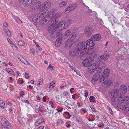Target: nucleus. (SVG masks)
I'll list each match as a JSON object with an SVG mask.
<instances>
[{"mask_svg":"<svg viewBox=\"0 0 129 129\" xmlns=\"http://www.w3.org/2000/svg\"><path fill=\"white\" fill-rule=\"evenodd\" d=\"M95 98L93 96H91L89 98L90 101V102H95Z\"/></svg>","mask_w":129,"mask_h":129,"instance_id":"39","label":"nucleus"},{"mask_svg":"<svg viewBox=\"0 0 129 129\" xmlns=\"http://www.w3.org/2000/svg\"><path fill=\"white\" fill-rule=\"evenodd\" d=\"M0 107L2 109H4L5 107V103L2 100L0 101Z\"/></svg>","mask_w":129,"mask_h":129,"instance_id":"35","label":"nucleus"},{"mask_svg":"<svg viewBox=\"0 0 129 129\" xmlns=\"http://www.w3.org/2000/svg\"><path fill=\"white\" fill-rule=\"evenodd\" d=\"M42 83V81L41 79H40L39 81L38 84V85H41Z\"/></svg>","mask_w":129,"mask_h":129,"instance_id":"54","label":"nucleus"},{"mask_svg":"<svg viewBox=\"0 0 129 129\" xmlns=\"http://www.w3.org/2000/svg\"><path fill=\"white\" fill-rule=\"evenodd\" d=\"M24 92L22 91L20 93V96L22 97H23V95H24Z\"/></svg>","mask_w":129,"mask_h":129,"instance_id":"55","label":"nucleus"},{"mask_svg":"<svg viewBox=\"0 0 129 129\" xmlns=\"http://www.w3.org/2000/svg\"><path fill=\"white\" fill-rule=\"evenodd\" d=\"M17 57L19 60L20 61H21V60L22 59V58H23L20 55H18L17 56Z\"/></svg>","mask_w":129,"mask_h":129,"instance_id":"56","label":"nucleus"},{"mask_svg":"<svg viewBox=\"0 0 129 129\" xmlns=\"http://www.w3.org/2000/svg\"><path fill=\"white\" fill-rule=\"evenodd\" d=\"M109 69H106L104 70V73L102 75L100 80L101 83H104L106 85V86L109 85H112L113 83L111 81L107 80L109 75Z\"/></svg>","mask_w":129,"mask_h":129,"instance_id":"3","label":"nucleus"},{"mask_svg":"<svg viewBox=\"0 0 129 129\" xmlns=\"http://www.w3.org/2000/svg\"><path fill=\"white\" fill-rule=\"evenodd\" d=\"M7 72L8 73L11 75H14V73L13 70L11 68H8L7 69Z\"/></svg>","mask_w":129,"mask_h":129,"instance_id":"30","label":"nucleus"},{"mask_svg":"<svg viewBox=\"0 0 129 129\" xmlns=\"http://www.w3.org/2000/svg\"><path fill=\"white\" fill-rule=\"evenodd\" d=\"M77 50H76L73 49H71L69 50V55L72 56H74L76 54L78 57H80V56L77 53Z\"/></svg>","mask_w":129,"mask_h":129,"instance_id":"17","label":"nucleus"},{"mask_svg":"<svg viewBox=\"0 0 129 129\" xmlns=\"http://www.w3.org/2000/svg\"><path fill=\"white\" fill-rule=\"evenodd\" d=\"M120 91L123 94H125L127 91V88L124 85H122L120 87Z\"/></svg>","mask_w":129,"mask_h":129,"instance_id":"22","label":"nucleus"},{"mask_svg":"<svg viewBox=\"0 0 129 129\" xmlns=\"http://www.w3.org/2000/svg\"><path fill=\"white\" fill-rule=\"evenodd\" d=\"M107 108L108 109L109 112H110V114H112L113 112L112 111L111 109L108 106H107Z\"/></svg>","mask_w":129,"mask_h":129,"instance_id":"44","label":"nucleus"},{"mask_svg":"<svg viewBox=\"0 0 129 129\" xmlns=\"http://www.w3.org/2000/svg\"><path fill=\"white\" fill-rule=\"evenodd\" d=\"M77 121L80 124H81L82 123V122L81 120H77Z\"/></svg>","mask_w":129,"mask_h":129,"instance_id":"62","label":"nucleus"},{"mask_svg":"<svg viewBox=\"0 0 129 129\" xmlns=\"http://www.w3.org/2000/svg\"><path fill=\"white\" fill-rule=\"evenodd\" d=\"M85 96V97H87L88 95V93L87 91L86 90H85L84 91Z\"/></svg>","mask_w":129,"mask_h":129,"instance_id":"52","label":"nucleus"},{"mask_svg":"<svg viewBox=\"0 0 129 129\" xmlns=\"http://www.w3.org/2000/svg\"><path fill=\"white\" fill-rule=\"evenodd\" d=\"M17 119L19 122L20 123H23V121L22 120V119H21V116L20 115H18L17 118Z\"/></svg>","mask_w":129,"mask_h":129,"instance_id":"43","label":"nucleus"},{"mask_svg":"<svg viewBox=\"0 0 129 129\" xmlns=\"http://www.w3.org/2000/svg\"><path fill=\"white\" fill-rule=\"evenodd\" d=\"M35 44L36 46L38 48V49L40 51H42V48L40 47V46L37 43H35Z\"/></svg>","mask_w":129,"mask_h":129,"instance_id":"48","label":"nucleus"},{"mask_svg":"<svg viewBox=\"0 0 129 129\" xmlns=\"http://www.w3.org/2000/svg\"><path fill=\"white\" fill-rule=\"evenodd\" d=\"M77 7V5L76 4H72L67 7L65 9V12H66L68 11H72L75 9Z\"/></svg>","mask_w":129,"mask_h":129,"instance_id":"15","label":"nucleus"},{"mask_svg":"<svg viewBox=\"0 0 129 129\" xmlns=\"http://www.w3.org/2000/svg\"><path fill=\"white\" fill-rule=\"evenodd\" d=\"M5 32L8 36L10 37L11 36V32L8 29H5Z\"/></svg>","mask_w":129,"mask_h":129,"instance_id":"34","label":"nucleus"},{"mask_svg":"<svg viewBox=\"0 0 129 129\" xmlns=\"http://www.w3.org/2000/svg\"><path fill=\"white\" fill-rule=\"evenodd\" d=\"M57 20H55L54 22L51 23L48 26V30L50 32H53L55 31L57 29L55 25L56 24L57 22Z\"/></svg>","mask_w":129,"mask_h":129,"instance_id":"8","label":"nucleus"},{"mask_svg":"<svg viewBox=\"0 0 129 129\" xmlns=\"http://www.w3.org/2000/svg\"><path fill=\"white\" fill-rule=\"evenodd\" d=\"M51 5L50 2L49 1H46L45 2L41 5L39 10H42V11L46 9H48L51 7Z\"/></svg>","mask_w":129,"mask_h":129,"instance_id":"7","label":"nucleus"},{"mask_svg":"<svg viewBox=\"0 0 129 129\" xmlns=\"http://www.w3.org/2000/svg\"><path fill=\"white\" fill-rule=\"evenodd\" d=\"M34 1L33 0L25 1H23V4L24 6L27 7L29 6L31 3H34Z\"/></svg>","mask_w":129,"mask_h":129,"instance_id":"20","label":"nucleus"},{"mask_svg":"<svg viewBox=\"0 0 129 129\" xmlns=\"http://www.w3.org/2000/svg\"><path fill=\"white\" fill-rule=\"evenodd\" d=\"M96 69H93V68L91 69L88 67L87 69V71L88 73L91 74L93 73Z\"/></svg>","mask_w":129,"mask_h":129,"instance_id":"32","label":"nucleus"},{"mask_svg":"<svg viewBox=\"0 0 129 129\" xmlns=\"http://www.w3.org/2000/svg\"><path fill=\"white\" fill-rule=\"evenodd\" d=\"M55 85V83L53 82H51L49 87L50 89L51 88H53L54 87Z\"/></svg>","mask_w":129,"mask_h":129,"instance_id":"42","label":"nucleus"},{"mask_svg":"<svg viewBox=\"0 0 129 129\" xmlns=\"http://www.w3.org/2000/svg\"><path fill=\"white\" fill-rule=\"evenodd\" d=\"M61 13L60 12H58L56 14H54L52 17L50 18L52 20H55L59 17L61 15Z\"/></svg>","mask_w":129,"mask_h":129,"instance_id":"23","label":"nucleus"},{"mask_svg":"<svg viewBox=\"0 0 129 129\" xmlns=\"http://www.w3.org/2000/svg\"><path fill=\"white\" fill-rule=\"evenodd\" d=\"M0 121L3 127V128L7 127L9 125V122L8 121L4 118H1Z\"/></svg>","mask_w":129,"mask_h":129,"instance_id":"13","label":"nucleus"},{"mask_svg":"<svg viewBox=\"0 0 129 129\" xmlns=\"http://www.w3.org/2000/svg\"><path fill=\"white\" fill-rule=\"evenodd\" d=\"M62 40V39L60 38H59L56 39L55 42V44L57 47H58L59 46Z\"/></svg>","mask_w":129,"mask_h":129,"instance_id":"27","label":"nucleus"},{"mask_svg":"<svg viewBox=\"0 0 129 129\" xmlns=\"http://www.w3.org/2000/svg\"><path fill=\"white\" fill-rule=\"evenodd\" d=\"M70 33V31L69 30L66 31L64 33V36L66 38L68 37Z\"/></svg>","mask_w":129,"mask_h":129,"instance_id":"41","label":"nucleus"},{"mask_svg":"<svg viewBox=\"0 0 129 129\" xmlns=\"http://www.w3.org/2000/svg\"><path fill=\"white\" fill-rule=\"evenodd\" d=\"M92 63L89 61L88 59H86L84 60L82 62V64L83 66L86 67H88Z\"/></svg>","mask_w":129,"mask_h":129,"instance_id":"21","label":"nucleus"},{"mask_svg":"<svg viewBox=\"0 0 129 129\" xmlns=\"http://www.w3.org/2000/svg\"><path fill=\"white\" fill-rule=\"evenodd\" d=\"M18 44L20 46H24L25 43L22 40H20L18 42Z\"/></svg>","mask_w":129,"mask_h":129,"instance_id":"37","label":"nucleus"},{"mask_svg":"<svg viewBox=\"0 0 129 129\" xmlns=\"http://www.w3.org/2000/svg\"><path fill=\"white\" fill-rule=\"evenodd\" d=\"M55 11L53 9L52 10L50 11V12L49 13V16H48L49 17L50 15H52V16H51L50 17H51V16H52V17L54 15V13H55Z\"/></svg>","mask_w":129,"mask_h":129,"instance_id":"38","label":"nucleus"},{"mask_svg":"<svg viewBox=\"0 0 129 129\" xmlns=\"http://www.w3.org/2000/svg\"><path fill=\"white\" fill-rule=\"evenodd\" d=\"M129 104V97L125 96L122 98L120 96L118 99L117 107L120 108L124 114L127 113L129 111V107L128 105Z\"/></svg>","mask_w":129,"mask_h":129,"instance_id":"1","label":"nucleus"},{"mask_svg":"<svg viewBox=\"0 0 129 129\" xmlns=\"http://www.w3.org/2000/svg\"><path fill=\"white\" fill-rule=\"evenodd\" d=\"M114 85L115 86L117 87L119 86V84L117 82H116L115 83Z\"/></svg>","mask_w":129,"mask_h":129,"instance_id":"60","label":"nucleus"},{"mask_svg":"<svg viewBox=\"0 0 129 129\" xmlns=\"http://www.w3.org/2000/svg\"><path fill=\"white\" fill-rule=\"evenodd\" d=\"M44 108V107L43 105H40L39 108L36 110V112L37 113H40L43 111Z\"/></svg>","mask_w":129,"mask_h":129,"instance_id":"28","label":"nucleus"},{"mask_svg":"<svg viewBox=\"0 0 129 129\" xmlns=\"http://www.w3.org/2000/svg\"><path fill=\"white\" fill-rule=\"evenodd\" d=\"M99 21L100 22V23L101 24H103V21L102 19H100L99 20Z\"/></svg>","mask_w":129,"mask_h":129,"instance_id":"63","label":"nucleus"},{"mask_svg":"<svg viewBox=\"0 0 129 129\" xmlns=\"http://www.w3.org/2000/svg\"><path fill=\"white\" fill-rule=\"evenodd\" d=\"M48 68V69H52L51 70H52L54 69H55V67L54 66L51 65V64H49Z\"/></svg>","mask_w":129,"mask_h":129,"instance_id":"47","label":"nucleus"},{"mask_svg":"<svg viewBox=\"0 0 129 129\" xmlns=\"http://www.w3.org/2000/svg\"><path fill=\"white\" fill-rule=\"evenodd\" d=\"M109 57V55H103L99 57L98 60L99 61H104L107 59Z\"/></svg>","mask_w":129,"mask_h":129,"instance_id":"19","label":"nucleus"},{"mask_svg":"<svg viewBox=\"0 0 129 129\" xmlns=\"http://www.w3.org/2000/svg\"><path fill=\"white\" fill-rule=\"evenodd\" d=\"M84 48L85 50H89L93 48L94 44L93 41L91 39L88 40L87 41L84 42Z\"/></svg>","mask_w":129,"mask_h":129,"instance_id":"6","label":"nucleus"},{"mask_svg":"<svg viewBox=\"0 0 129 129\" xmlns=\"http://www.w3.org/2000/svg\"><path fill=\"white\" fill-rule=\"evenodd\" d=\"M62 35V33L57 29L54 31L52 32L51 34V36L52 38H55Z\"/></svg>","mask_w":129,"mask_h":129,"instance_id":"9","label":"nucleus"},{"mask_svg":"<svg viewBox=\"0 0 129 129\" xmlns=\"http://www.w3.org/2000/svg\"><path fill=\"white\" fill-rule=\"evenodd\" d=\"M85 34L88 36H90L92 33V30L91 26H88L84 30Z\"/></svg>","mask_w":129,"mask_h":129,"instance_id":"11","label":"nucleus"},{"mask_svg":"<svg viewBox=\"0 0 129 129\" xmlns=\"http://www.w3.org/2000/svg\"><path fill=\"white\" fill-rule=\"evenodd\" d=\"M46 13L44 10L41 11L34 16L32 21L34 22H40L41 25L46 24L49 22L50 18L48 16H45Z\"/></svg>","mask_w":129,"mask_h":129,"instance_id":"2","label":"nucleus"},{"mask_svg":"<svg viewBox=\"0 0 129 129\" xmlns=\"http://www.w3.org/2000/svg\"><path fill=\"white\" fill-rule=\"evenodd\" d=\"M75 72H76V73L79 75H80V73L79 71H78L76 69V70L75 71Z\"/></svg>","mask_w":129,"mask_h":129,"instance_id":"61","label":"nucleus"},{"mask_svg":"<svg viewBox=\"0 0 129 129\" xmlns=\"http://www.w3.org/2000/svg\"><path fill=\"white\" fill-rule=\"evenodd\" d=\"M72 36H71V38L70 39V40H72L73 39H74L75 38V37H76V34H72Z\"/></svg>","mask_w":129,"mask_h":129,"instance_id":"46","label":"nucleus"},{"mask_svg":"<svg viewBox=\"0 0 129 129\" xmlns=\"http://www.w3.org/2000/svg\"><path fill=\"white\" fill-rule=\"evenodd\" d=\"M30 52L32 53L33 55H34L35 53V51L34 49L32 48H30Z\"/></svg>","mask_w":129,"mask_h":129,"instance_id":"50","label":"nucleus"},{"mask_svg":"<svg viewBox=\"0 0 129 129\" xmlns=\"http://www.w3.org/2000/svg\"><path fill=\"white\" fill-rule=\"evenodd\" d=\"M25 77L27 79H28L29 78V74L27 73L25 74Z\"/></svg>","mask_w":129,"mask_h":129,"instance_id":"51","label":"nucleus"},{"mask_svg":"<svg viewBox=\"0 0 129 129\" xmlns=\"http://www.w3.org/2000/svg\"><path fill=\"white\" fill-rule=\"evenodd\" d=\"M41 3L40 2H37L32 7V9L34 10H38L39 11H42V10H39L41 6Z\"/></svg>","mask_w":129,"mask_h":129,"instance_id":"12","label":"nucleus"},{"mask_svg":"<svg viewBox=\"0 0 129 129\" xmlns=\"http://www.w3.org/2000/svg\"><path fill=\"white\" fill-rule=\"evenodd\" d=\"M74 21L73 20L71 19H69L66 22V24L67 26L69 25L70 24L72 23Z\"/></svg>","mask_w":129,"mask_h":129,"instance_id":"40","label":"nucleus"},{"mask_svg":"<svg viewBox=\"0 0 129 129\" xmlns=\"http://www.w3.org/2000/svg\"><path fill=\"white\" fill-rule=\"evenodd\" d=\"M68 92L67 91H65L63 93V95L64 96H67L68 94Z\"/></svg>","mask_w":129,"mask_h":129,"instance_id":"57","label":"nucleus"},{"mask_svg":"<svg viewBox=\"0 0 129 129\" xmlns=\"http://www.w3.org/2000/svg\"><path fill=\"white\" fill-rule=\"evenodd\" d=\"M101 38V36L99 34H96L91 37V39L93 41H98Z\"/></svg>","mask_w":129,"mask_h":129,"instance_id":"18","label":"nucleus"},{"mask_svg":"<svg viewBox=\"0 0 129 129\" xmlns=\"http://www.w3.org/2000/svg\"><path fill=\"white\" fill-rule=\"evenodd\" d=\"M119 93V90L117 89L113 90L111 93L108 94L107 96V99L108 101L111 103L114 102Z\"/></svg>","mask_w":129,"mask_h":129,"instance_id":"5","label":"nucleus"},{"mask_svg":"<svg viewBox=\"0 0 129 129\" xmlns=\"http://www.w3.org/2000/svg\"><path fill=\"white\" fill-rule=\"evenodd\" d=\"M105 67V64L103 63L102 62H100L98 66V68L97 69H102Z\"/></svg>","mask_w":129,"mask_h":129,"instance_id":"33","label":"nucleus"},{"mask_svg":"<svg viewBox=\"0 0 129 129\" xmlns=\"http://www.w3.org/2000/svg\"><path fill=\"white\" fill-rule=\"evenodd\" d=\"M84 43L83 42H80L76 47L77 52V53L80 56V58L82 59V57L85 53L86 50H85L84 48Z\"/></svg>","mask_w":129,"mask_h":129,"instance_id":"4","label":"nucleus"},{"mask_svg":"<svg viewBox=\"0 0 129 129\" xmlns=\"http://www.w3.org/2000/svg\"><path fill=\"white\" fill-rule=\"evenodd\" d=\"M73 42L71 40H67L64 43V47L66 48H69L73 44Z\"/></svg>","mask_w":129,"mask_h":129,"instance_id":"14","label":"nucleus"},{"mask_svg":"<svg viewBox=\"0 0 129 129\" xmlns=\"http://www.w3.org/2000/svg\"><path fill=\"white\" fill-rule=\"evenodd\" d=\"M65 24V23L64 21H62L59 23L57 22L55 24L56 29L60 31L64 28Z\"/></svg>","mask_w":129,"mask_h":129,"instance_id":"10","label":"nucleus"},{"mask_svg":"<svg viewBox=\"0 0 129 129\" xmlns=\"http://www.w3.org/2000/svg\"><path fill=\"white\" fill-rule=\"evenodd\" d=\"M91 108L92 110V111L93 112L95 111V109L94 107L93 106H92L91 107Z\"/></svg>","mask_w":129,"mask_h":129,"instance_id":"59","label":"nucleus"},{"mask_svg":"<svg viewBox=\"0 0 129 129\" xmlns=\"http://www.w3.org/2000/svg\"><path fill=\"white\" fill-rule=\"evenodd\" d=\"M100 77V75L98 73H96L93 76L92 80H91V82L93 84L95 83V82Z\"/></svg>","mask_w":129,"mask_h":129,"instance_id":"16","label":"nucleus"},{"mask_svg":"<svg viewBox=\"0 0 129 129\" xmlns=\"http://www.w3.org/2000/svg\"><path fill=\"white\" fill-rule=\"evenodd\" d=\"M44 119L43 118H41L38 119L35 122V125L36 126H38L40 123L44 121Z\"/></svg>","mask_w":129,"mask_h":129,"instance_id":"24","label":"nucleus"},{"mask_svg":"<svg viewBox=\"0 0 129 129\" xmlns=\"http://www.w3.org/2000/svg\"><path fill=\"white\" fill-rule=\"evenodd\" d=\"M22 60H21V61L23 63H24L26 64H29L30 63L29 62L26 60L25 59H24L23 58H22Z\"/></svg>","mask_w":129,"mask_h":129,"instance_id":"36","label":"nucleus"},{"mask_svg":"<svg viewBox=\"0 0 129 129\" xmlns=\"http://www.w3.org/2000/svg\"><path fill=\"white\" fill-rule=\"evenodd\" d=\"M69 67L72 69V70H74V71H76V69L74 67H73V66H71V65H69Z\"/></svg>","mask_w":129,"mask_h":129,"instance_id":"53","label":"nucleus"},{"mask_svg":"<svg viewBox=\"0 0 129 129\" xmlns=\"http://www.w3.org/2000/svg\"><path fill=\"white\" fill-rule=\"evenodd\" d=\"M63 109L62 108H61V109L58 108L57 109V111L58 112H61L62 111Z\"/></svg>","mask_w":129,"mask_h":129,"instance_id":"58","label":"nucleus"},{"mask_svg":"<svg viewBox=\"0 0 129 129\" xmlns=\"http://www.w3.org/2000/svg\"><path fill=\"white\" fill-rule=\"evenodd\" d=\"M7 40L9 43L12 45V47H13L14 46H15V45L12 43L11 40L9 38L7 39Z\"/></svg>","mask_w":129,"mask_h":129,"instance_id":"45","label":"nucleus"},{"mask_svg":"<svg viewBox=\"0 0 129 129\" xmlns=\"http://www.w3.org/2000/svg\"><path fill=\"white\" fill-rule=\"evenodd\" d=\"M96 57V54L93 53L91 54V55L90 56L89 58L88 59L92 63V61H93Z\"/></svg>","mask_w":129,"mask_h":129,"instance_id":"25","label":"nucleus"},{"mask_svg":"<svg viewBox=\"0 0 129 129\" xmlns=\"http://www.w3.org/2000/svg\"><path fill=\"white\" fill-rule=\"evenodd\" d=\"M116 19L115 18L113 15L111 14L109 15V20L112 24L115 23V20Z\"/></svg>","mask_w":129,"mask_h":129,"instance_id":"26","label":"nucleus"},{"mask_svg":"<svg viewBox=\"0 0 129 129\" xmlns=\"http://www.w3.org/2000/svg\"><path fill=\"white\" fill-rule=\"evenodd\" d=\"M67 4V2L66 1H63L59 4V6L60 7L63 8Z\"/></svg>","mask_w":129,"mask_h":129,"instance_id":"29","label":"nucleus"},{"mask_svg":"<svg viewBox=\"0 0 129 129\" xmlns=\"http://www.w3.org/2000/svg\"><path fill=\"white\" fill-rule=\"evenodd\" d=\"M88 67L91 68L96 69L98 68V66L97 64H91Z\"/></svg>","mask_w":129,"mask_h":129,"instance_id":"31","label":"nucleus"},{"mask_svg":"<svg viewBox=\"0 0 129 129\" xmlns=\"http://www.w3.org/2000/svg\"><path fill=\"white\" fill-rule=\"evenodd\" d=\"M44 127L43 126H41L38 128L37 129H44Z\"/></svg>","mask_w":129,"mask_h":129,"instance_id":"64","label":"nucleus"},{"mask_svg":"<svg viewBox=\"0 0 129 129\" xmlns=\"http://www.w3.org/2000/svg\"><path fill=\"white\" fill-rule=\"evenodd\" d=\"M15 20H16L17 22H21L20 20L17 17H14Z\"/></svg>","mask_w":129,"mask_h":129,"instance_id":"49","label":"nucleus"}]
</instances>
